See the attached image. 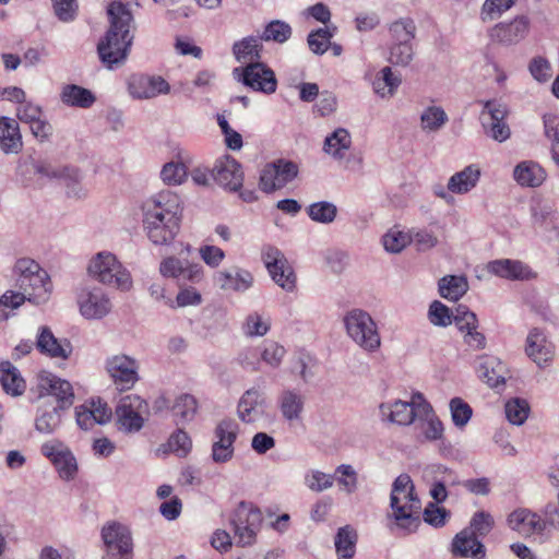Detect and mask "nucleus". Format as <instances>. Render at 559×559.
I'll return each mask as SVG.
<instances>
[{
  "label": "nucleus",
  "instance_id": "1",
  "mask_svg": "<svg viewBox=\"0 0 559 559\" xmlns=\"http://www.w3.org/2000/svg\"><path fill=\"white\" fill-rule=\"evenodd\" d=\"M16 285L21 292L8 290L0 297V319L7 320V309H16L25 300L34 305H43L50 298L52 284L48 273L32 259H20L14 266Z\"/></svg>",
  "mask_w": 559,
  "mask_h": 559
},
{
  "label": "nucleus",
  "instance_id": "2",
  "mask_svg": "<svg viewBox=\"0 0 559 559\" xmlns=\"http://www.w3.org/2000/svg\"><path fill=\"white\" fill-rule=\"evenodd\" d=\"M109 28L97 45L100 61L111 68L123 62L133 44L134 17L128 4L112 1L107 7Z\"/></svg>",
  "mask_w": 559,
  "mask_h": 559
},
{
  "label": "nucleus",
  "instance_id": "3",
  "mask_svg": "<svg viewBox=\"0 0 559 559\" xmlns=\"http://www.w3.org/2000/svg\"><path fill=\"white\" fill-rule=\"evenodd\" d=\"M181 218L180 198L164 190L143 205V227L154 245L170 243L179 231Z\"/></svg>",
  "mask_w": 559,
  "mask_h": 559
},
{
  "label": "nucleus",
  "instance_id": "4",
  "mask_svg": "<svg viewBox=\"0 0 559 559\" xmlns=\"http://www.w3.org/2000/svg\"><path fill=\"white\" fill-rule=\"evenodd\" d=\"M390 509L392 513L389 516L402 530L412 532L420 523L421 502L408 474H401L394 479L390 493Z\"/></svg>",
  "mask_w": 559,
  "mask_h": 559
},
{
  "label": "nucleus",
  "instance_id": "5",
  "mask_svg": "<svg viewBox=\"0 0 559 559\" xmlns=\"http://www.w3.org/2000/svg\"><path fill=\"white\" fill-rule=\"evenodd\" d=\"M87 270L93 278L105 285L120 290H129L132 287V278L129 271L110 252L97 253L91 260Z\"/></svg>",
  "mask_w": 559,
  "mask_h": 559
},
{
  "label": "nucleus",
  "instance_id": "6",
  "mask_svg": "<svg viewBox=\"0 0 559 559\" xmlns=\"http://www.w3.org/2000/svg\"><path fill=\"white\" fill-rule=\"evenodd\" d=\"M347 335L362 349L376 352L381 345L380 334L372 317L362 309H352L344 317Z\"/></svg>",
  "mask_w": 559,
  "mask_h": 559
},
{
  "label": "nucleus",
  "instance_id": "7",
  "mask_svg": "<svg viewBox=\"0 0 559 559\" xmlns=\"http://www.w3.org/2000/svg\"><path fill=\"white\" fill-rule=\"evenodd\" d=\"M262 521V512L258 507L252 502L240 501L233 510L229 519L235 537L237 538V545L241 547L253 545L260 532Z\"/></svg>",
  "mask_w": 559,
  "mask_h": 559
},
{
  "label": "nucleus",
  "instance_id": "8",
  "mask_svg": "<svg viewBox=\"0 0 559 559\" xmlns=\"http://www.w3.org/2000/svg\"><path fill=\"white\" fill-rule=\"evenodd\" d=\"M431 411V405L419 392L414 393L409 402L395 401L382 403L380 414L382 419L397 425H411L416 418Z\"/></svg>",
  "mask_w": 559,
  "mask_h": 559
},
{
  "label": "nucleus",
  "instance_id": "9",
  "mask_svg": "<svg viewBox=\"0 0 559 559\" xmlns=\"http://www.w3.org/2000/svg\"><path fill=\"white\" fill-rule=\"evenodd\" d=\"M33 171L49 180H62L70 198H83L86 190L82 187V174L74 166H58L46 160H36L29 164Z\"/></svg>",
  "mask_w": 559,
  "mask_h": 559
},
{
  "label": "nucleus",
  "instance_id": "10",
  "mask_svg": "<svg viewBox=\"0 0 559 559\" xmlns=\"http://www.w3.org/2000/svg\"><path fill=\"white\" fill-rule=\"evenodd\" d=\"M298 173L299 168L295 162L278 158L263 167L259 186L262 191L271 193L290 183L298 176Z\"/></svg>",
  "mask_w": 559,
  "mask_h": 559
},
{
  "label": "nucleus",
  "instance_id": "11",
  "mask_svg": "<svg viewBox=\"0 0 559 559\" xmlns=\"http://www.w3.org/2000/svg\"><path fill=\"white\" fill-rule=\"evenodd\" d=\"M261 255L272 280L286 292H293L296 288V274L282 251L265 245Z\"/></svg>",
  "mask_w": 559,
  "mask_h": 559
},
{
  "label": "nucleus",
  "instance_id": "12",
  "mask_svg": "<svg viewBox=\"0 0 559 559\" xmlns=\"http://www.w3.org/2000/svg\"><path fill=\"white\" fill-rule=\"evenodd\" d=\"M102 539L109 559H133V543L129 528L118 522H109L102 528Z\"/></svg>",
  "mask_w": 559,
  "mask_h": 559
},
{
  "label": "nucleus",
  "instance_id": "13",
  "mask_svg": "<svg viewBox=\"0 0 559 559\" xmlns=\"http://www.w3.org/2000/svg\"><path fill=\"white\" fill-rule=\"evenodd\" d=\"M508 108L496 99L484 102L480 112V121L485 133L498 142H504L510 138L511 131L506 123Z\"/></svg>",
  "mask_w": 559,
  "mask_h": 559
},
{
  "label": "nucleus",
  "instance_id": "14",
  "mask_svg": "<svg viewBox=\"0 0 559 559\" xmlns=\"http://www.w3.org/2000/svg\"><path fill=\"white\" fill-rule=\"evenodd\" d=\"M238 436V424L230 418L221 420L214 429L211 457L217 464L229 462L234 456V443Z\"/></svg>",
  "mask_w": 559,
  "mask_h": 559
},
{
  "label": "nucleus",
  "instance_id": "15",
  "mask_svg": "<svg viewBox=\"0 0 559 559\" xmlns=\"http://www.w3.org/2000/svg\"><path fill=\"white\" fill-rule=\"evenodd\" d=\"M147 411V403L138 395H127L120 400L116 407L119 429L126 432H138L144 425L143 414Z\"/></svg>",
  "mask_w": 559,
  "mask_h": 559
},
{
  "label": "nucleus",
  "instance_id": "16",
  "mask_svg": "<svg viewBox=\"0 0 559 559\" xmlns=\"http://www.w3.org/2000/svg\"><path fill=\"white\" fill-rule=\"evenodd\" d=\"M105 369L121 390H130L140 379L138 360L124 354L108 357Z\"/></svg>",
  "mask_w": 559,
  "mask_h": 559
},
{
  "label": "nucleus",
  "instance_id": "17",
  "mask_svg": "<svg viewBox=\"0 0 559 559\" xmlns=\"http://www.w3.org/2000/svg\"><path fill=\"white\" fill-rule=\"evenodd\" d=\"M263 45L261 38L257 36H247L233 44V55L240 63L234 70H271V68L261 61Z\"/></svg>",
  "mask_w": 559,
  "mask_h": 559
},
{
  "label": "nucleus",
  "instance_id": "18",
  "mask_svg": "<svg viewBox=\"0 0 559 559\" xmlns=\"http://www.w3.org/2000/svg\"><path fill=\"white\" fill-rule=\"evenodd\" d=\"M38 396H55L57 404L61 409H67L74 402V392L72 384L50 372H40L37 383Z\"/></svg>",
  "mask_w": 559,
  "mask_h": 559
},
{
  "label": "nucleus",
  "instance_id": "19",
  "mask_svg": "<svg viewBox=\"0 0 559 559\" xmlns=\"http://www.w3.org/2000/svg\"><path fill=\"white\" fill-rule=\"evenodd\" d=\"M211 177L218 186L230 192L239 191L243 183L241 164L229 155L216 159Z\"/></svg>",
  "mask_w": 559,
  "mask_h": 559
},
{
  "label": "nucleus",
  "instance_id": "20",
  "mask_svg": "<svg viewBox=\"0 0 559 559\" xmlns=\"http://www.w3.org/2000/svg\"><path fill=\"white\" fill-rule=\"evenodd\" d=\"M80 313L87 320H99L111 310V301L99 287L84 288L78 295Z\"/></svg>",
  "mask_w": 559,
  "mask_h": 559
},
{
  "label": "nucleus",
  "instance_id": "21",
  "mask_svg": "<svg viewBox=\"0 0 559 559\" xmlns=\"http://www.w3.org/2000/svg\"><path fill=\"white\" fill-rule=\"evenodd\" d=\"M168 82L162 76L148 75L143 72L133 73L128 81L130 95L135 99L153 98L169 92Z\"/></svg>",
  "mask_w": 559,
  "mask_h": 559
},
{
  "label": "nucleus",
  "instance_id": "22",
  "mask_svg": "<svg viewBox=\"0 0 559 559\" xmlns=\"http://www.w3.org/2000/svg\"><path fill=\"white\" fill-rule=\"evenodd\" d=\"M555 346L540 328L530 330L525 341V354L538 367L548 366L554 358Z\"/></svg>",
  "mask_w": 559,
  "mask_h": 559
},
{
  "label": "nucleus",
  "instance_id": "23",
  "mask_svg": "<svg viewBox=\"0 0 559 559\" xmlns=\"http://www.w3.org/2000/svg\"><path fill=\"white\" fill-rule=\"evenodd\" d=\"M530 19L526 15H519L509 22H500L490 31L489 36L493 41L502 45H515L528 33Z\"/></svg>",
  "mask_w": 559,
  "mask_h": 559
},
{
  "label": "nucleus",
  "instance_id": "24",
  "mask_svg": "<svg viewBox=\"0 0 559 559\" xmlns=\"http://www.w3.org/2000/svg\"><path fill=\"white\" fill-rule=\"evenodd\" d=\"M40 354L50 358L68 359L72 354V345L67 338H57L50 328L44 325L38 330L35 342Z\"/></svg>",
  "mask_w": 559,
  "mask_h": 559
},
{
  "label": "nucleus",
  "instance_id": "25",
  "mask_svg": "<svg viewBox=\"0 0 559 559\" xmlns=\"http://www.w3.org/2000/svg\"><path fill=\"white\" fill-rule=\"evenodd\" d=\"M487 271L509 281H528L536 277V273L520 260L497 259L488 262Z\"/></svg>",
  "mask_w": 559,
  "mask_h": 559
},
{
  "label": "nucleus",
  "instance_id": "26",
  "mask_svg": "<svg viewBox=\"0 0 559 559\" xmlns=\"http://www.w3.org/2000/svg\"><path fill=\"white\" fill-rule=\"evenodd\" d=\"M511 530L521 534L543 533L546 530L545 516L528 509L520 508L511 512L507 519Z\"/></svg>",
  "mask_w": 559,
  "mask_h": 559
},
{
  "label": "nucleus",
  "instance_id": "27",
  "mask_svg": "<svg viewBox=\"0 0 559 559\" xmlns=\"http://www.w3.org/2000/svg\"><path fill=\"white\" fill-rule=\"evenodd\" d=\"M450 551L453 557L460 558L484 559L486 556L483 543L466 528L453 537Z\"/></svg>",
  "mask_w": 559,
  "mask_h": 559
},
{
  "label": "nucleus",
  "instance_id": "28",
  "mask_svg": "<svg viewBox=\"0 0 559 559\" xmlns=\"http://www.w3.org/2000/svg\"><path fill=\"white\" fill-rule=\"evenodd\" d=\"M23 148L19 122L10 117H0V151L7 155L17 154Z\"/></svg>",
  "mask_w": 559,
  "mask_h": 559
},
{
  "label": "nucleus",
  "instance_id": "29",
  "mask_svg": "<svg viewBox=\"0 0 559 559\" xmlns=\"http://www.w3.org/2000/svg\"><path fill=\"white\" fill-rule=\"evenodd\" d=\"M215 281L224 290L242 293L252 286L253 276L248 270L236 266L218 272L215 276Z\"/></svg>",
  "mask_w": 559,
  "mask_h": 559
},
{
  "label": "nucleus",
  "instance_id": "30",
  "mask_svg": "<svg viewBox=\"0 0 559 559\" xmlns=\"http://www.w3.org/2000/svg\"><path fill=\"white\" fill-rule=\"evenodd\" d=\"M277 406L282 417L293 424L302 417L305 397L293 389L283 390L277 397Z\"/></svg>",
  "mask_w": 559,
  "mask_h": 559
},
{
  "label": "nucleus",
  "instance_id": "31",
  "mask_svg": "<svg viewBox=\"0 0 559 559\" xmlns=\"http://www.w3.org/2000/svg\"><path fill=\"white\" fill-rule=\"evenodd\" d=\"M264 406L265 397L263 392L257 388L248 389L239 400L237 407L238 416L243 423H253L261 415L259 408Z\"/></svg>",
  "mask_w": 559,
  "mask_h": 559
},
{
  "label": "nucleus",
  "instance_id": "32",
  "mask_svg": "<svg viewBox=\"0 0 559 559\" xmlns=\"http://www.w3.org/2000/svg\"><path fill=\"white\" fill-rule=\"evenodd\" d=\"M236 81L254 92L272 94L276 91L275 72H234Z\"/></svg>",
  "mask_w": 559,
  "mask_h": 559
},
{
  "label": "nucleus",
  "instance_id": "33",
  "mask_svg": "<svg viewBox=\"0 0 559 559\" xmlns=\"http://www.w3.org/2000/svg\"><path fill=\"white\" fill-rule=\"evenodd\" d=\"M0 384L3 391L13 397L21 396L26 390V381L9 360L0 362Z\"/></svg>",
  "mask_w": 559,
  "mask_h": 559
},
{
  "label": "nucleus",
  "instance_id": "34",
  "mask_svg": "<svg viewBox=\"0 0 559 559\" xmlns=\"http://www.w3.org/2000/svg\"><path fill=\"white\" fill-rule=\"evenodd\" d=\"M503 369L502 362L493 356H480L476 366L478 377L490 388L504 383Z\"/></svg>",
  "mask_w": 559,
  "mask_h": 559
},
{
  "label": "nucleus",
  "instance_id": "35",
  "mask_svg": "<svg viewBox=\"0 0 559 559\" xmlns=\"http://www.w3.org/2000/svg\"><path fill=\"white\" fill-rule=\"evenodd\" d=\"M60 99L69 107L88 109L95 104L96 96L91 90L83 86L66 84L61 88Z\"/></svg>",
  "mask_w": 559,
  "mask_h": 559
},
{
  "label": "nucleus",
  "instance_id": "36",
  "mask_svg": "<svg viewBox=\"0 0 559 559\" xmlns=\"http://www.w3.org/2000/svg\"><path fill=\"white\" fill-rule=\"evenodd\" d=\"M61 407L50 402H43L35 418V428L41 433H52L61 424Z\"/></svg>",
  "mask_w": 559,
  "mask_h": 559
},
{
  "label": "nucleus",
  "instance_id": "37",
  "mask_svg": "<svg viewBox=\"0 0 559 559\" xmlns=\"http://www.w3.org/2000/svg\"><path fill=\"white\" fill-rule=\"evenodd\" d=\"M480 178V170L476 165L466 166L463 170L452 175L448 181V190L455 194H464L476 187Z\"/></svg>",
  "mask_w": 559,
  "mask_h": 559
},
{
  "label": "nucleus",
  "instance_id": "38",
  "mask_svg": "<svg viewBox=\"0 0 559 559\" xmlns=\"http://www.w3.org/2000/svg\"><path fill=\"white\" fill-rule=\"evenodd\" d=\"M514 179L523 187H538L545 178V170L534 162H522L513 171Z\"/></svg>",
  "mask_w": 559,
  "mask_h": 559
},
{
  "label": "nucleus",
  "instance_id": "39",
  "mask_svg": "<svg viewBox=\"0 0 559 559\" xmlns=\"http://www.w3.org/2000/svg\"><path fill=\"white\" fill-rule=\"evenodd\" d=\"M352 145V136L344 128H338L324 140L323 151L335 159L344 158Z\"/></svg>",
  "mask_w": 559,
  "mask_h": 559
},
{
  "label": "nucleus",
  "instance_id": "40",
  "mask_svg": "<svg viewBox=\"0 0 559 559\" xmlns=\"http://www.w3.org/2000/svg\"><path fill=\"white\" fill-rule=\"evenodd\" d=\"M368 79L371 81L373 92L382 98L393 96L402 83L397 72H377L374 78Z\"/></svg>",
  "mask_w": 559,
  "mask_h": 559
},
{
  "label": "nucleus",
  "instance_id": "41",
  "mask_svg": "<svg viewBox=\"0 0 559 559\" xmlns=\"http://www.w3.org/2000/svg\"><path fill=\"white\" fill-rule=\"evenodd\" d=\"M467 290L468 283L464 276L448 275L439 281V293L445 299L456 301Z\"/></svg>",
  "mask_w": 559,
  "mask_h": 559
},
{
  "label": "nucleus",
  "instance_id": "42",
  "mask_svg": "<svg viewBox=\"0 0 559 559\" xmlns=\"http://www.w3.org/2000/svg\"><path fill=\"white\" fill-rule=\"evenodd\" d=\"M416 25L411 17H401L389 27L391 34L392 44H413L412 41L416 36Z\"/></svg>",
  "mask_w": 559,
  "mask_h": 559
},
{
  "label": "nucleus",
  "instance_id": "43",
  "mask_svg": "<svg viewBox=\"0 0 559 559\" xmlns=\"http://www.w3.org/2000/svg\"><path fill=\"white\" fill-rule=\"evenodd\" d=\"M357 535L348 525L338 528L335 536V549L338 559H352L356 552Z\"/></svg>",
  "mask_w": 559,
  "mask_h": 559
},
{
  "label": "nucleus",
  "instance_id": "44",
  "mask_svg": "<svg viewBox=\"0 0 559 559\" xmlns=\"http://www.w3.org/2000/svg\"><path fill=\"white\" fill-rule=\"evenodd\" d=\"M337 206L330 201H318L306 207L309 218L319 224H332L337 216Z\"/></svg>",
  "mask_w": 559,
  "mask_h": 559
},
{
  "label": "nucleus",
  "instance_id": "45",
  "mask_svg": "<svg viewBox=\"0 0 559 559\" xmlns=\"http://www.w3.org/2000/svg\"><path fill=\"white\" fill-rule=\"evenodd\" d=\"M449 117L440 106H428L420 115V128L425 132H438L448 122Z\"/></svg>",
  "mask_w": 559,
  "mask_h": 559
},
{
  "label": "nucleus",
  "instance_id": "46",
  "mask_svg": "<svg viewBox=\"0 0 559 559\" xmlns=\"http://www.w3.org/2000/svg\"><path fill=\"white\" fill-rule=\"evenodd\" d=\"M337 27L335 25L319 27L309 33L307 37L308 46L310 50L316 55L324 53L328 48L331 38L334 36Z\"/></svg>",
  "mask_w": 559,
  "mask_h": 559
},
{
  "label": "nucleus",
  "instance_id": "47",
  "mask_svg": "<svg viewBox=\"0 0 559 559\" xmlns=\"http://www.w3.org/2000/svg\"><path fill=\"white\" fill-rule=\"evenodd\" d=\"M292 36V27L288 23L281 20H273L267 23L264 27L263 33L258 38H261V43L275 41L283 44Z\"/></svg>",
  "mask_w": 559,
  "mask_h": 559
},
{
  "label": "nucleus",
  "instance_id": "48",
  "mask_svg": "<svg viewBox=\"0 0 559 559\" xmlns=\"http://www.w3.org/2000/svg\"><path fill=\"white\" fill-rule=\"evenodd\" d=\"M506 417L512 425L521 426L530 414V404L525 399L513 397L504 405Z\"/></svg>",
  "mask_w": 559,
  "mask_h": 559
},
{
  "label": "nucleus",
  "instance_id": "49",
  "mask_svg": "<svg viewBox=\"0 0 559 559\" xmlns=\"http://www.w3.org/2000/svg\"><path fill=\"white\" fill-rule=\"evenodd\" d=\"M198 409V402L191 394H181L176 399L173 406L174 415L180 418L181 423L191 421Z\"/></svg>",
  "mask_w": 559,
  "mask_h": 559
},
{
  "label": "nucleus",
  "instance_id": "50",
  "mask_svg": "<svg viewBox=\"0 0 559 559\" xmlns=\"http://www.w3.org/2000/svg\"><path fill=\"white\" fill-rule=\"evenodd\" d=\"M53 466L56 467L59 476L64 480H71L75 477L78 472L76 459L70 450L53 457Z\"/></svg>",
  "mask_w": 559,
  "mask_h": 559
},
{
  "label": "nucleus",
  "instance_id": "51",
  "mask_svg": "<svg viewBox=\"0 0 559 559\" xmlns=\"http://www.w3.org/2000/svg\"><path fill=\"white\" fill-rule=\"evenodd\" d=\"M493 525L495 521L489 512L478 511L472 516L469 526L465 528L473 532V536H476V538L479 539L487 536Z\"/></svg>",
  "mask_w": 559,
  "mask_h": 559
},
{
  "label": "nucleus",
  "instance_id": "52",
  "mask_svg": "<svg viewBox=\"0 0 559 559\" xmlns=\"http://www.w3.org/2000/svg\"><path fill=\"white\" fill-rule=\"evenodd\" d=\"M450 412H451V418L457 428H463L467 425V423L471 420L473 415V409L461 397H453L450 401Z\"/></svg>",
  "mask_w": 559,
  "mask_h": 559
},
{
  "label": "nucleus",
  "instance_id": "53",
  "mask_svg": "<svg viewBox=\"0 0 559 559\" xmlns=\"http://www.w3.org/2000/svg\"><path fill=\"white\" fill-rule=\"evenodd\" d=\"M414 57L413 44H392L389 51L388 61L395 67L406 68Z\"/></svg>",
  "mask_w": 559,
  "mask_h": 559
},
{
  "label": "nucleus",
  "instance_id": "54",
  "mask_svg": "<svg viewBox=\"0 0 559 559\" xmlns=\"http://www.w3.org/2000/svg\"><path fill=\"white\" fill-rule=\"evenodd\" d=\"M187 167L182 163H166L160 170L162 180L168 186H177L187 178Z\"/></svg>",
  "mask_w": 559,
  "mask_h": 559
},
{
  "label": "nucleus",
  "instance_id": "55",
  "mask_svg": "<svg viewBox=\"0 0 559 559\" xmlns=\"http://www.w3.org/2000/svg\"><path fill=\"white\" fill-rule=\"evenodd\" d=\"M411 241V237L401 230L390 229L382 237L384 249L391 253L401 252Z\"/></svg>",
  "mask_w": 559,
  "mask_h": 559
},
{
  "label": "nucleus",
  "instance_id": "56",
  "mask_svg": "<svg viewBox=\"0 0 559 559\" xmlns=\"http://www.w3.org/2000/svg\"><path fill=\"white\" fill-rule=\"evenodd\" d=\"M451 319L461 332H464L467 328H478L477 316L465 305L455 307L454 311L451 312Z\"/></svg>",
  "mask_w": 559,
  "mask_h": 559
},
{
  "label": "nucleus",
  "instance_id": "57",
  "mask_svg": "<svg viewBox=\"0 0 559 559\" xmlns=\"http://www.w3.org/2000/svg\"><path fill=\"white\" fill-rule=\"evenodd\" d=\"M419 420H425L426 425L423 428L424 436L429 441L440 440L443 436V424L436 416L433 408L427 414H423L418 417Z\"/></svg>",
  "mask_w": 559,
  "mask_h": 559
},
{
  "label": "nucleus",
  "instance_id": "58",
  "mask_svg": "<svg viewBox=\"0 0 559 559\" xmlns=\"http://www.w3.org/2000/svg\"><path fill=\"white\" fill-rule=\"evenodd\" d=\"M516 0H485L481 8V20L492 21L514 5Z\"/></svg>",
  "mask_w": 559,
  "mask_h": 559
},
{
  "label": "nucleus",
  "instance_id": "59",
  "mask_svg": "<svg viewBox=\"0 0 559 559\" xmlns=\"http://www.w3.org/2000/svg\"><path fill=\"white\" fill-rule=\"evenodd\" d=\"M336 480L343 489L353 493L357 489V473L349 464H341L335 469Z\"/></svg>",
  "mask_w": 559,
  "mask_h": 559
},
{
  "label": "nucleus",
  "instance_id": "60",
  "mask_svg": "<svg viewBox=\"0 0 559 559\" xmlns=\"http://www.w3.org/2000/svg\"><path fill=\"white\" fill-rule=\"evenodd\" d=\"M168 445L179 457H185L191 451L192 441L185 430L177 429L169 437Z\"/></svg>",
  "mask_w": 559,
  "mask_h": 559
},
{
  "label": "nucleus",
  "instance_id": "61",
  "mask_svg": "<svg viewBox=\"0 0 559 559\" xmlns=\"http://www.w3.org/2000/svg\"><path fill=\"white\" fill-rule=\"evenodd\" d=\"M428 318L430 322L437 326H448L452 323L450 309L438 300H435L430 305Z\"/></svg>",
  "mask_w": 559,
  "mask_h": 559
},
{
  "label": "nucleus",
  "instance_id": "62",
  "mask_svg": "<svg viewBox=\"0 0 559 559\" xmlns=\"http://www.w3.org/2000/svg\"><path fill=\"white\" fill-rule=\"evenodd\" d=\"M285 354L286 350L282 345L275 342H267L264 344L260 356L265 364L273 368H277L281 365Z\"/></svg>",
  "mask_w": 559,
  "mask_h": 559
},
{
  "label": "nucleus",
  "instance_id": "63",
  "mask_svg": "<svg viewBox=\"0 0 559 559\" xmlns=\"http://www.w3.org/2000/svg\"><path fill=\"white\" fill-rule=\"evenodd\" d=\"M449 511L444 508L438 507L433 502H429L424 510V521L435 527H442L445 524Z\"/></svg>",
  "mask_w": 559,
  "mask_h": 559
},
{
  "label": "nucleus",
  "instance_id": "64",
  "mask_svg": "<svg viewBox=\"0 0 559 559\" xmlns=\"http://www.w3.org/2000/svg\"><path fill=\"white\" fill-rule=\"evenodd\" d=\"M334 477L320 471H312L306 476L309 489L320 492L333 486Z\"/></svg>",
  "mask_w": 559,
  "mask_h": 559
}]
</instances>
